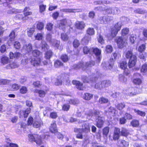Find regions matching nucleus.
I'll list each match as a JSON object with an SVG mask.
<instances>
[{"instance_id": "obj_1", "label": "nucleus", "mask_w": 147, "mask_h": 147, "mask_svg": "<svg viewBox=\"0 0 147 147\" xmlns=\"http://www.w3.org/2000/svg\"><path fill=\"white\" fill-rule=\"evenodd\" d=\"M41 52L37 49H34L32 51V56H30L29 59L31 64L34 67L40 65L41 62V58L39 57Z\"/></svg>"}, {"instance_id": "obj_2", "label": "nucleus", "mask_w": 147, "mask_h": 147, "mask_svg": "<svg viewBox=\"0 0 147 147\" xmlns=\"http://www.w3.org/2000/svg\"><path fill=\"white\" fill-rule=\"evenodd\" d=\"M125 56L126 59H129L128 64L129 67L131 68L136 64L137 59V55L134 54L132 50H128L125 53Z\"/></svg>"}, {"instance_id": "obj_3", "label": "nucleus", "mask_w": 147, "mask_h": 147, "mask_svg": "<svg viewBox=\"0 0 147 147\" xmlns=\"http://www.w3.org/2000/svg\"><path fill=\"white\" fill-rule=\"evenodd\" d=\"M30 9L29 7H25L23 10V14L21 13H17L16 16V18L18 20H22L25 21L28 20L29 18V16L32 14V12L31 11H28Z\"/></svg>"}, {"instance_id": "obj_4", "label": "nucleus", "mask_w": 147, "mask_h": 147, "mask_svg": "<svg viewBox=\"0 0 147 147\" xmlns=\"http://www.w3.org/2000/svg\"><path fill=\"white\" fill-rule=\"evenodd\" d=\"M28 136L30 140L35 142L38 145H40L42 144L41 137L37 134H29Z\"/></svg>"}, {"instance_id": "obj_5", "label": "nucleus", "mask_w": 147, "mask_h": 147, "mask_svg": "<svg viewBox=\"0 0 147 147\" xmlns=\"http://www.w3.org/2000/svg\"><path fill=\"white\" fill-rule=\"evenodd\" d=\"M67 103L63 104L62 106V109L64 111H67L70 109V105H76L77 103L76 100L70 99L67 101Z\"/></svg>"}, {"instance_id": "obj_6", "label": "nucleus", "mask_w": 147, "mask_h": 147, "mask_svg": "<svg viewBox=\"0 0 147 147\" xmlns=\"http://www.w3.org/2000/svg\"><path fill=\"white\" fill-rule=\"evenodd\" d=\"M116 43L117 47L121 49L125 47L127 44V42L124 40L121 36H118L115 40Z\"/></svg>"}, {"instance_id": "obj_7", "label": "nucleus", "mask_w": 147, "mask_h": 147, "mask_svg": "<svg viewBox=\"0 0 147 147\" xmlns=\"http://www.w3.org/2000/svg\"><path fill=\"white\" fill-rule=\"evenodd\" d=\"M121 25L119 24V22L115 24L113 28L111 29V35L113 37L116 36L118 32L121 30Z\"/></svg>"}, {"instance_id": "obj_8", "label": "nucleus", "mask_w": 147, "mask_h": 147, "mask_svg": "<svg viewBox=\"0 0 147 147\" xmlns=\"http://www.w3.org/2000/svg\"><path fill=\"white\" fill-rule=\"evenodd\" d=\"M31 110L30 108H27L25 110L20 111L19 113L20 118L23 117L24 118H26L31 113Z\"/></svg>"}, {"instance_id": "obj_9", "label": "nucleus", "mask_w": 147, "mask_h": 147, "mask_svg": "<svg viewBox=\"0 0 147 147\" xmlns=\"http://www.w3.org/2000/svg\"><path fill=\"white\" fill-rule=\"evenodd\" d=\"M120 128L117 127L114 128V132L113 135V139L114 141H117L120 136Z\"/></svg>"}, {"instance_id": "obj_10", "label": "nucleus", "mask_w": 147, "mask_h": 147, "mask_svg": "<svg viewBox=\"0 0 147 147\" xmlns=\"http://www.w3.org/2000/svg\"><path fill=\"white\" fill-rule=\"evenodd\" d=\"M74 26L77 29L82 30L85 28L86 24L83 21H78L75 23Z\"/></svg>"}, {"instance_id": "obj_11", "label": "nucleus", "mask_w": 147, "mask_h": 147, "mask_svg": "<svg viewBox=\"0 0 147 147\" xmlns=\"http://www.w3.org/2000/svg\"><path fill=\"white\" fill-rule=\"evenodd\" d=\"M93 53L97 57V59L100 61V60L101 57L100 55L101 54V50L97 47H92L91 49Z\"/></svg>"}, {"instance_id": "obj_12", "label": "nucleus", "mask_w": 147, "mask_h": 147, "mask_svg": "<svg viewBox=\"0 0 147 147\" xmlns=\"http://www.w3.org/2000/svg\"><path fill=\"white\" fill-rule=\"evenodd\" d=\"M91 36L85 34L81 39L80 42L83 45H87L89 42L91 40Z\"/></svg>"}, {"instance_id": "obj_13", "label": "nucleus", "mask_w": 147, "mask_h": 147, "mask_svg": "<svg viewBox=\"0 0 147 147\" xmlns=\"http://www.w3.org/2000/svg\"><path fill=\"white\" fill-rule=\"evenodd\" d=\"M102 117L98 116L96 120V124L95 125L98 128H102L104 125V121L102 119Z\"/></svg>"}, {"instance_id": "obj_14", "label": "nucleus", "mask_w": 147, "mask_h": 147, "mask_svg": "<svg viewBox=\"0 0 147 147\" xmlns=\"http://www.w3.org/2000/svg\"><path fill=\"white\" fill-rule=\"evenodd\" d=\"M72 84L75 86L77 89L80 90H83L84 87L83 84L80 81L74 80L72 81Z\"/></svg>"}, {"instance_id": "obj_15", "label": "nucleus", "mask_w": 147, "mask_h": 147, "mask_svg": "<svg viewBox=\"0 0 147 147\" xmlns=\"http://www.w3.org/2000/svg\"><path fill=\"white\" fill-rule=\"evenodd\" d=\"M49 129L50 132L55 134L58 132V130L55 121H54L51 124Z\"/></svg>"}, {"instance_id": "obj_16", "label": "nucleus", "mask_w": 147, "mask_h": 147, "mask_svg": "<svg viewBox=\"0 0 147 147\" xmlns=\"http://www.w3.org/2000/svg\"><path fill=\"white\" fill-rule=\"evenodd\" d=\"M47 91V90H44L41 89H35L34 90V93H38L40 97L44 98L45 96Z\"/></svg>"}, {"instance_id": "obj_17", "label": "nucleus", "mask_w": 147, "mask_h": 147, "mask_svg": "<svg viewBox=\"0 0 147 147\" xmlns=\"http://www.w3.org/2000/svg\"><path fill=\"white\" fill-rule=\"evenodd\" d=\"M129 131L127 128L124 127H121V130H120L121 136L127 137L129 135Z\"/></svg>"}, {"instance_id": "obj_18", "label": "nucleus", "mask_w": 147, "mask_h": 147, "mask_svg": "<svg viewBox=\"0 0 147 147\" xmlns=\"http://www.w3.org/2000/svg\"><path fill=\"white\" fill-rule=\"evenodd\" d=\"M59 25V28L61 29L64 30L65 26L67 23V20L65 19H62L60 21Z\"/></svg>"}, {"instance_id": "obj_19", "label": "nucleus", "mask_w": 147, "mask_h": 147, "mask_svg": "<svg viewBox=\"0 0 147 147\" xmlns=\"http://www.w3.org/2000/svg\"><path fill=\"white\" fill-rule=\"evenodd\" d=\"M81 129L80 128H75L74 129V131L75 133H78L76 135V138L78 139H82L83 136L82 132L81 131Z\"/></svg>"}, {"instance_id": "obj_20", "label": "nucleus", "mask_w": 147, "mask_h": 147, "mask_svg": "<svg viewBox=\"0 0 147 147\" xmlns=\"http://www.w3.org/2000/svg\"><path fill=\"white\" fill-rule=\"evenodd\" d=\"M23 49L25 50L28 53H29L32 51V47L31 44L29 43L24 45Z\"/></svg>"}, {"instance_id": "obj_21", "label": "nucleus", "mask_w": 147, "mask_h": 147, "mask_svg": "<svg viewBox=\"0 0 147 147\" xmlns=\"http://www.w3.org/2000/svg\"><path fill=\"white\" fill-rule=\"evenodd\" d=\"M19 65L18 64L15 62H11L9 65L6 66L7 69H10L18 67Z\"/></svg>"}, {"instance_id": "obj_22", "label": "nucleus", "mask_w": 147, "mask_h": 147, "mask_svg": "<svg viewBox=\"0 0 147 147\" xmlns=\"http://www.w3.org/2000/svg\"><path fill=\"white\" fill-rule=\"evenodd\" d=\"M21 54L19 52H16L13 53L11 52L9 53V56L10 59H18L20 57Z\"/></svg>"}, {"instance_id": "obj_23", "label": "nucleus", "mask_w": 147, "mask_h": 147, "mask_svg": "<svg viewBox=\"0 0 147 147\" xmlns=\"http://www.w3.org/2000/svg\"><path fill=\"white\" fill-rule=\"evenodd\" d=\"M129 32V29L127 28H123L121 31V34L122 37L127 36Z\"/></svg>"}, {"instance_id": "obj_24", "label": "nucleus", "mask_w": 147, "mask_h": 147, "mask_svg": "<svg viewBox=\"0 0 147 147\" xmlns=\"http://www.w3.org/2000/svg\"><path fill=\"white\" fill-rule=\"evenodd\" d=\"M19 90V93L22 94H26L28 91V88L25 86H22Z\"/></svg>"}, {"instance_id": "obj_25", "label": "nucleus", "mask_w": 147, "mask_h": 147, "mask_svg": "<svg viewBox=\"0 0 147 147\" xmlns=\"http://www.w3.org/2000/svg\"><path fill=\"white\" fill-rule=\"evenodd\" d=\"M93 96L92 94L86 92L84 94L82 98L85 100H89L92 98Z\"/></svg>"}, {"instance_id": "obj_26", "label": "nucleus", "mask_w": 147, "mask_h": 147, "mask_svg": "<svg viewBox=\"0 0 147 147\" xmlns=\"http://www.w3.org/2000/svg\"><path fill=\"white\" fill-rule=\"evenodd\" d=\"M112 55L114 57V59L113 58H111L109 59V61L110 62H111V63L109 64V66L111 67H112L114 65V59L115 60L116 58H117V54L115 52L113 53Z\"/></svg>"}, {"instance_id": "obj_27", "label": "nucleus", "mask_w": 147, "mask_h": 147, "mask_svg": "<svg viewBox=\"0 0 147 147\" xmlns=\"http://www.w3.org/2000/svg\"><path fill=\"white\" fill-rule=\"evenodd\" d=\"M53 53L51 50L47 51L45 53V57L46 59H49L52 56Z\"/></svg>"}, {"instance_id": "obj_28", "label": "nucleus", "mask_w": 147, "mask_h": 147, "mask_svg": "<svg viewBox=\"0 0 147 147\" xmlns=\"http://www.w3.org/2000/svg\"><path fill=\"white\" fill-rule=\"evenodd\" d=\"M132 82L134 84L139 86L142 84V81L140 78H136L133 80Z\"/></svg>"}, {"instance_id": "obj_29", "label": "nucleus", "mask_w": 147, "mask_h": 147, "mask_svg": "<svg viewBox=\"0 0 147 147\" xmlns=\"http://www.w3.org/2000/svg\"><path fill=\"white\" fill-rule=\"evenodd\" d=\"M9 61V59L8 57L4 55L1 57L0 62L3 65H4L8 63Z\"/></svg>"}, {"instance_id": "obj_30", "label": "nucleus", "mask_w": 147, "mask_h": 147, "mask_svg": "<svg viewBox=\"0 0 147 147\" xmlns=\"http://www.w3.org/2000/svg\"><path fill=\"white\" fill-rule=\"evenodd\" d=\"M83 127L82 129V131L86 133L90 132V127L88 124L86 123H85L82 125Z\"/></svg>"}, {"instance_id": "obj_31", "label": "nucleus", "mask_w": 147, "mask_h": 147, "mask_svg": "<svg viewBox=\"0 0 147 147\" xmlns=\"http://www.w3.org/2000/svg\"><path fill=\"white\" fill-rule=\"evenodd\" d=\"M42 124V122L41 120H35L32 126L34 127L38 128L41 127Z\"/></svg>"}, {"instance_id": "obj_32", "label": "nucleus", "mask_w": 147, "mask_h": 147, "mask_svg": "<svg viewBox=\"0 0 147 147\" xmlns=\"http://www.w3.org/2000/svg\"><path fill=\"white\" fill-rule=\"evenodd\" d=\"M11 90L13 91H16L18 90L20 87V85L16 83L13 84L10 86Z\"/></svg>"}, {"instance_id": "obj_33", "label": "nucleus", "mask_w": 147, "mask_h": 147, "mask_svg": "<svg viewBox=\"0 0 147 147\" xmlns=\"http://www.w3.org/2000/svg\"><path fill=\"white\" fill-rule=\"evenodd\" d=\"M63 66V63L58 59H57L54 61V66L56 68H59Z\"/></svg>"}, {"instance_id": "obj_34", "label": "nucleus", "mask_w": 147, "mask_h": 147, "mask_svg": "<svg viewBox=\"0 0 147 147\" xmlns=\"http://www.w3.org/2000/svg\"><path fill=\"white\" fill-rule=\"evenodd\" d=\"M110 130V128L108 126L104 127L102 129V133L103 136L105 137H107Z\"/></svg>"}, {"instance_id": "obj_35", "label": "nucleus", "mask_w": 147, "mask_h": 147, "mask_svg": "<svg viewBox=\"0 0 147 147\" xmlns=\"http://www.w3.org/2000/svg\"><path fill=\"white\" fill-rule=\"evenodd\" d=\"M44 24L41 22H38L36 24V28L39 30H42L44 27Z\"/></svg>"}, {"instance_id": "obj_36", "label": "nucleus", "mask_w": 147, "mask_h": 147, "mask_svg": "<svg viewBox=\"0 0 147 147\" xmlns=\"http://www.w3.org/2000/svg\"><path fill=\"white\" fill-rule=\"evenodd\" d=\"M119 65L120 68L123 70L127 68V63L126 61H122L120 62Z\"/></svg>"}, {"instance_id": "obj_37", "label": "nucleus", "mask_w": 147, "mask_h": 147, "mask_svg": "<svg viewBox=\"0 0 147 147\" xmlns=\"http://www.w3.org/2000/svg\"><path fill=\"white\" fill-rule=\"evenodd\" d=\"M86 32L88 35L90 36L94 34L95 31L93 28H88L86 30Z\"/></svg>"}, {"instance_id": "obj_38", "label": "nucleus", "mask_w": 147, "mask_h": 147, "mask_svg": "<svg viewBox=\"0 0 147 147\" xmlns=\"http://www.w3.org/2000/svg\"><path fill=\"white\" fill-rule=\"evenodd\" d=\"M130 124L134 127H138L139 126V121L136 119L132 120Z\"/></svg>"}, {"instance_id": "obj_39", "label": "nucleus", "mask_w": 147, "mask_h": 147, "mask_svg": "<svg viewBox=\"0 0 147 147\" xmlns=\"http://www.w3.org/2000/svg\"><path fill=\"white\" fill-rule=\"evenodd\" d=\"M60 59L63 62H66L69 61V58L67 55L63 54L61 56Z\"/></svg>"}, {"instance_id": "obj_40", "label": "nucleus", "mask_w": 147, "mask_h": 147, "mask_svg": "<svg viewBox=\"0 0 147 147\" xmlns=\"http://www.w3.org/2000/svg\"><path fill=\"white\" fill-rule=\"evenodd\" d=\"M82 80L84 83H88L93 82V80H90L87 76H84L81 78Z\"/></svg>"}, {"instance_id": "obj_41", "label": "nucleus", "mask_w": 147, "mask_h": 147, "mask_svg": "<svg viewBox=\"0 0 147 147\" xmlns=\"http://www.w3.org/2000/svg\"><path fill=\"white\" fill-rule=\"evenodd\" d=\"M125 107V105L124 102L119 103L116 106V108L119 110H122Z\"/></svg>"}, {"instance_id": "obj_42", "label": "nucleus", "mask_w": 147, "mask_h": 147, "mask_svg": "<svg viewBox=\"0 0 147 147\" xmlns=\"http://www.w3.org/2000/svg\"><path fill=\"white\" fill-rule=\"evenodd\" d=\"M49 47L46 42L42 43L41 45V49L42 51H45L49 49Z\"/></svg>"}, {"instance_id": "obj_43", "label": "nucleus", "mask_w": 147, "mask_h": 147, "mask_svg": "<svg viewBox=\"0 0 147 147\" xmlns=\"http://www.w3.org/2000/svg\"><path fill=\"white\" fill-rule=\"evenodd\" d=\"M120 144L122 147H128L129 146V142L124 140H122L120 141Z\"/></svg>"}, {"instance_id": "obj_44", "label": "nucleus", "mask_w": 147, "mask_h": 147, "mask_svg": "<svg viewBox=\"0 0 147 147\" xmlns=\"http://www.w3.org/2000/svg\"><path fill=\"white\" fill-rule=\"evenodd\" d=\"M140 71L141 73H145L147 71V63H145L141 66L140 68Z\"/></svg>"}, {"instance_id": "obj_45", "label": "nucleus", "mask_w": 147, "mask_h": 147, "mask_svg": "<svg viewBox=\"0 0 147 147\" xmlns=\"http://www.w3.org/2000/svg\"><path fill=\"white\" fill-rule=\"evenodd\" d=\"M32 85L34 87L36 88H40L42 85V82L40 81L37 80L33 82Z\"/></svg>"}, {"instance_id": "obj_46", "label": "nucleus", "mask_w": 147, "mask_h": 147, "mask_svg": "<svg viewBox=\"0 0 147 147\" xmlns=\"http://www.w3.org/2000/svg\"><path fill=\"white\" fill-rule=\"evenodd\" d=\"M146 44H143L140 45L138 48V51L140 53H142L146 49Z\"/></svg>"}, {"instance_id": "obj_47", "label": "nucleus", "mask_w": 147, "mask_h": 147, "mask_svg": "<svg viewBox=\"0 0 147 147\" xmlns=\"http://www.w3.org/2000/svg\"><path fill=\"white\" fill-rule=\"evenodd\" d=\"M35 31V29L34 27L30 28L29 30L27 31V34L29 37H32Z\"/></svg>"}, {"instance_id": "obj_48", "label": "nucleus", "mask_w": 147, "mask_h": 147, "mask_svg": "<svg viewBox=\"0 0 147 147\" xmlns=\"http://www.w3.org/2000/svg\"><path fill=\"white\" fill-rule=\"evenodd\" d=\"M134 112L136 113L137 115L142 117H144L146 115V113L144 111H141L139 110H137L136 109H134Z\"/></svg>"}, {"instance_id": "obj_49", "label": "nucleus", "mask_w": 147, "mask_h": 147, "mask_svg": "<svg viewBox=\"0 0 147 147\" xmlns=\"http://www.w3.org/2000/svg\"><path fill=\"white\" fill-rule=\"evenodd\" d=\"M109 100L108 99L103 97H100L98 100L100 104H105L108 103Z\"/></svg>"}, {"instance_id": "obj_50", "label": "nucleus", "mask_w": 147, "mask_h": 147, "mask_svg": "<svg viewBox=\"0 0 147 147\" xmlns=\"http://www.w3.org/2000/svg\"><path fill=\"white\" fill-rule=\"evenodd\" d=\"M61 38L63 41H65L68 40L69 38L66 33H62L61 34Z\"/></svg>"}, {"instance_id": "obj_51", "label": "nucleus", "mask_w": 147, "mask_h": 147, "mask_svg": "<svg viewBox=\"0 0 147 147\" xmlns=\"http://www.w3.org/2000/svg\"><path fill=\"white\" fill-rule=\"evenodd\" d=\"M9 40L11 41H13L14 40L15 38V32L14 31H12L9 35Z\"/></svg>"}, {"instance_id": "obj_52", "label": "nucleus", "mask_w": 147, "mask_h": 147, "mask_svg": "<svg viewBox=\"0 0 147 147\" xmlns=\"http://www.w3.org/2000/svg\"><path fill=\"white\" fill-rule=\"evenodd\" d=\"M43 34L41 33H37L34 36L35 39L38 40H42L43 38Z\"/></svg>"}, {"instance_id": "obj_53", "label": "nucleus", "mask_w": 147, "mask_h": 147, "mask_svg": "<svg viewBox=\"0 0 147 147\" xmlns=\"http://www.w3.org/2000/svg\"><path fill=\"white\" fill-rule=\"evenodd\" d=\"M34 122L33 118L32 116H30L27 120V125L28 126L33 125Z\"/></svg>"}, {"instance_id": "obj_54", "label": "nucleus", "mask_w": 147, "mask_h": 147, "mask_svg": "<svg viewBox=\"0 0 147 147\" xmlns=\"http://www.w3.org/2000/svg\"><path fill=\"white\" fill-rule=\"evenodd\" d=\"M53 26V24L50 22L47 23L46 27L47 30L49 31H51L52 30Z\"/></svg>"}, {"instance_id": "obj_55", "label": "nucleus", "mask_w": 147, "mask_h": 147, "mask_svg": "<svg viewBox=\"0 0 147 147\" xmlns=\"http://www.w3.org/2000/svg\"><path fill=\"white\" fill-rule=\"evenodd\" d=\"M58 117L57 113L56 112L53 111L51 112L50 114V117L53 119H55Z\"/></svg>"}, {"instance_id": "obj_56", "label": "nucleus", "mask_w": 147, "mask_h": 147, "mask_svg": "<svg viewBox=\"0 0 147 147\" xmlns=\"http://www.w3.org/2000/svg\"><path fill=\"white\" fill-rule=\"evenodd\" d=\"M80 45V41L76 39H74L73 41V45L74 48H78Z\"/></svg>"}, {"instance_id": "obj_57", "label": "nucleus", "mask_w": 147, "mask_h": 147, "mask_svg": "<svg viewBox=\"0 0 147 147\" xmlns=\"http://www.w3.org/2000/svg\"><path fill=\"white\" fill-rule=\"evenodd\" d=\"M113 50V48L111 45H107L105 47V51L107 53H111Z\"/></svg>"}, {"instance_id": "obj_58", "label": "nucleus", "mask_w": 147, "mask_h": 147, "mask_svg": "<svg viewBox=\"0 0 147 147\" xmlns=\"http://www.w3.org/2000/svg\"><path fill=\"white\" fill-rule=\"evenodd\" d=\"M134 12L136 14H144L145 13V11L141 9L138 8L134 10Z\"/></svg>"}, {"instance_id": "obj_59", "label": "nucleus", "mask_w": 147, "mask_h": 147, "mask_svg": "<svg viewBox=\"0 0 147 147\" xmlns=\"http://www.w3.org/2000/svg\"><path fill=\"white\" fill-rule=\"evenodd\" d=\"M83 52L84 54H87L90 53V51L89 48L87 46H84L83 48Z\"/></svg>"}, {"instance_id": "obj_60", "label": "nucleus", "mask_w": 147, "mask_h": 147, "mask_svg": "<svg viewBox=\"0 0 147 147\" xmlns=\"http://www.w3.org/2000/svg\"><path fill=\"white\" fill-rule=\"evenodd\" d=\"M13 46L14 48L17 49H19L21 48V45L20 42L18 41H16L14 42Z\"/></svg>"}, {"instance_id": "obj_61", "label": "nucleus", "mask_w": 147, "mask_h": 147, "mask_svg": "<svg viewBox=\"0 0 147 147\" xmlns=\"http://www.w3.org/2000/svg\"><path fill=\"white\" fill-rule=\"evenodd\" d=\"M46 6L44 4L40 5L39 6V11L42 13L44 12L46 10Z\"/></svg>"}, {"instance_id": "obj_62", "label": "nucleus", "mask_w": 147, "mask_h": 147, "mask_svg": "<svg viewBox=\"0 0 147 147\" xmlns=\"http://www.w3.org/2000/svg\"><path fill=\"white\" fill-rule=\"evenodd\" d=\"M94 62L92 61L86 62L85 64V66L86 67H92L94 65Z\"/></svg>"}, {"instance_id": "obj_63", "label": "nucleus", "mask_w": 147, "mask_h": 147, "mask_svg": "<svg viewBox=\"0 0 147 147\" xmlns=\"http://www.w3.org/2000/svg\"><path fill=\"white\" fill-rule=\"evenodd\" d=\"M119 123L120 125H123L126 123V119L124 117H123L119 118Z\"/></svg>"}, {"instance_id": "obj_64", "label": "nucleus", "mask_w": 147, "mask_h": 147, "mask_svg": "<svg viewBox=\"0 0 147 147\" xmlns=\"http://www.w3.org/2000/svg\"><path fill=\"white\" fill-rule=\"evenodd\" d=\"M136 39V35L134 34H132L129 37V41L131 44H134L135 40Z\"/></svg>"}]
</instances>
